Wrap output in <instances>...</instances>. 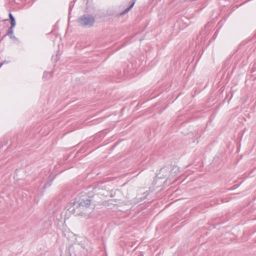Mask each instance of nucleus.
I'll return each mask as SVG.
<instances>
[{"instance_id":"obj_3","label":"nucleus","mask_w":256,"mask_h":256,"mask_svg":"<svg viewBox=\"0 0 256 256\" xmlns=\"http://www.w3.org/2000/svg\"><path fill=\"white\" fill-rule=\"evenodd\" d=\"M14 26H12V25H11L10 27L7 31L6 35L9 36V37L12 39H14L15 36H14Z\"/></svg>"},{"instance_id":"obj_10","label":"nucleus","mask_w":256,"mask_h":256,"mask_svg":"<svg viewBox=\"0 0 256 256\" xmlns=\"http://www.w3.org/2000/svg\"><path fill=\"white\" fill-rule=\"evenodd\" d=\"M66 256H72L70 252H68Z\"/></svg>"},{"instance_id":"obj_7","label":"nucleus","mask_w":256,"mask_h":256,"mask_svg":"<svg viewBox=\"0 0 256 256\" xmlns=\"http://www.w3.org/2000/svg\"><path fill=\"white\" fill-rule=\"evenodd\" d=\"M48 76H49L48 72H44V74H43V76H42V78H46V77Z\"/></svg>"},{"instance_id":"obj_2","label":"nucleus","mask_w":256,"mask_h":256,"mask_svg":"<svg viewBox=\"0 0 256 256\" xmlns=\"http://www.w3.org/2000/svg\"><path fill=\"white\" fill-rule=\"evenodd\" d=\"M91 201L88 198L82 199L78 202H74V209L79 208V211L84 212L86 208H88L90 205Z\"/></svg>"},{"instance_id":"obj_5","label":"nucleus","mask_w":256,"mask_h":256,"mask_svg":"<svg viewBox=\"0 0 256 256\" xmlns=\"http://www.w3.org/2000/svg\"><path fill=\"white\" fill-rule=\"evenodd\" d=\"M9 17L10 20V24L12 26H14L16 24L15 18L11 13L9 14Z\"/></svg>"},{"instance_id":"obj_4","label":"nucleus","mask_w":256,"mask_h":256,"mask_svg":"<svg viewBox=\"0 0 256 256\" xmlns=\"http://www.w3.org/2000/svg\"><path fill=\"white\" fill-rule=\"evenodd\" d=\"M136 0H133V2L130 4V5L128 8H126L125 10H124L123 12H122L120 13V15L121 16L124 15V14H126V13H127L134 6V5L136 3Z\"/></svg>"},{"instance_id":"obj_9","label":"nucleus","mask_w":256,"mask_h":256,"mask_svg":"<svg viewBox=\"0 0 256 256\" xmlns=\"http://www.w3.org/2000/svg\"><path fill=\"white\" fill-rule=\"evenodd\" d=\"M166 169L165 168H162L160 170V172H164L166 171Z\"/></svg>"},{"instance_id":"obj_8","label":"nucleus","mask_w":256,"mask_h":256,"mask_svg":"<svg viewBox=\"0 0 256 256\" xmlns=\"http://www.w3.org/2000/svg\"><path fill=\"white\" fill-rule=\"evenodd\" d=\"M49 74V78H52L53 76L54 72L52 71L48 72Z\"/></svg>"},{"instance_id":"obj_12","label":"nucleus","mask_w":256,"mask_h":256,"mask_svg":"<svg viewBox=\"0 0 256 256\" xmlns=\"http://www.w3.org/2000/svg\"><path fill=\"white\" fill-rule=\"evenodd\" d=\"M69 10H72V8H71V6H70Z\"/></svg>"},{"instance_id":"obj_6","label":"nucleus","mask_w":256,"mask_h":256,"mask_svg":"<svg viewBox=\"0 0 256 256\" xmlns=\"http://www.w3.org/2000/svg\"><path fill=\"white\" fill-rule=\"evenodd\" d=\"M53 180V178L50 179L48 182L46 183L43 186V189H46V188L52 185V182Z\"/></svg>"},{"instance_id":"obj_11","label":"nucleus","mask_w":256,"mask_h":256,"mask_svg":"<svg viewBox=\"0 0 256 256\" xmlns=\"http://www.w3.org/2000/svg\"><path fill=\"white\" fill-rule=\"evenodd\" d=\"M4 63V62H2V63H1L0 64V68L2 67V64Z\"/></svg>"},{"instance_id":"obj_1","label":"nucleus","mask_w":256,"mask_h":256,"mask_svg":"<svg viewBox=\"0 0 256 256\" xmlns=\"http://www.w3.org/2000/svg\"><path fill=\"white\" fill-rule=\"evenodd\" d=\"M94 21V18L90 14H84L78 20V22L80 24L86 27H90L92 26Z\"/></svg>"}]
</instances>
